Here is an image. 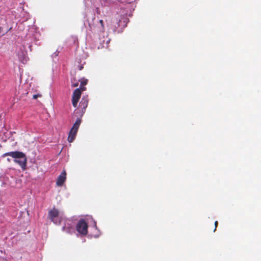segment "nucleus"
Segmentation results:
<instances>
[{
  "label": "nucleus",
  "instance_id": "nucleus-1",
  "mask_svg": "<svg viewBox=\"0 0 261 261\" xmlns=\"http://www.w3.org/2000/svg\"><path fill=\"white\" fill-rule=\"evenodd\" d=\"M66 233L73 234H75L77 237H83L88 234L89 238L98 237L101 233L99 229H91V231H88V229H63Z\"/></svg>",
  "mask_w": 261,
  "mask_h": 261
},
{
  "label": "nucleus",
  "instance_id": "nucleus-2",
  "mask_svg": "<svg viewBox=\"0 0 261 261\" xmlns=\"http://www.w3.org/2000/svg\"><path fill=\"white\" fill-rule=\"evenodd\" d=\"M4 156H10L14 158V161L18 164L22 168L25 169L27 164V158L25 154L22 152L12 151L5 153Z\"/></svg>",
  "mask_w": 261,
  "mask_h": 261
},
{
  "label": "nucleus",
  "instance_id": "nucleus-3",
  "mask_svg": "<svg viewBox=\"0 0 261 261\" xmlns=\"http://www.w3.org/2000/svg\"><path fill=\"white\" fill-rule=\"evenodd\" d=\"M80 81L81 82V87L86 85L87 84V80L86 79H81ZM85 89V87H80L74 91L72 96V103L74 107L75 108L77 106V103L81 96V91H84Z\"/></svg>",
  "mask_w": 261,
  "mask_h": 261
},
{
  "label": "nucleus",
  "instance_id": "nucleus-4",
  "mask_svg": "<svg viewBox=\"0 0 261 261\" xmlns=\"http://www.w3.org/2000/svg\"><path fill=\"white\" fill-rule=\"evenodd\" d=\"M81 123V119L78 118L71 128L68 137V141L69 142H72L74 140Z\"/></svg>",
  "mask_w": 261,
  "mask_h": 261
},
{
  "label": "nucleus",
  "instance_id": "nucleus-5",
  "mask_svg": "<svg viewBox=\"0 0 261 261\" xmlns=\"http://www.w3.org/2000/svg\"><path fill=\"white\" fill-rule=\"evenodd\" d=\"M62 217V215L60 216L59 211L55 208H53L48 212V218L54 223H60Z\"/></svg>",
  "mask_w": 261,
  "mask_h": 261
},
{
  "label": "nucleus",
  "instance_id": "nucleus-6",
  "mask_svg": "<svg viewBox=\"0 0 261 261\" xmlns=\"http://www.w3.org/2000/svg\"><path fill=\"white\" fill-rule=\"evenodd\" d=\"M88 103V99L87 96H83L81 101L80 102V108L82 109V112H85L86 108L87 107Z\"/></svg>",
  "mask_w": 261,
  "mask_h": 261
},
{
  "label": "nucleus",
  "instance_id": "nucleus-7",
  "mask_svg": "<svg viewBox=\"0 0 261 261\" xmlns=\"http://www.w3.org/2000/svg\"><path fill=\"white\" fill-rule=\"evenodd\" d=\"M66 173L65 171H63L58 177L57 180V185L58 186H62L66 180Z\"/></svg>",
  "mask_w": 261,
  "mask_h": 261
},
{
  "label": "nucleus",
  "instance_id": "nucleus-8",
  "mask_svg": "<svg viewBox=\"0 0 261 261\" xmlns=\"http://www.w3.org/2000/svg\"><path fill=\"white\" fill-rule=\"evenodd\" d=\"M76 228H88L86 218L82 219L79 221Z\"/></svg>",
  "mask_w": 261,
  "mask_h": 261
},
{
  "label": "nucleus",
  "instance_id": "nucleus-9",
  "mask_svg": "<svg viewBox=\"0 0 261 261\" xmlns=\"http://www.w3.org/2000/svg\"><path fill=\"white\" fill-rule=\"evenodd\" d=\"M87 223L88 227H96V222L91 216H88L86 217Z\"/></svg>",
  "mask_w": 261,
  "mask_h": 261
},
{
  "label": "nucleus",
  "instance_id": "nucleus-10",
  "mask_svg": "<svg viewBox=\"0 0 261 261\" xmlns=\"http://www.w3.org/2000/svg\"><path fill=\"white\" fill-rule=\"evenodd\" d=\"M19 60L22 62H24V61H27V59H26V57L23 55V56L21 57H19Z\"/></svg>",
  "mask_w": 261,
  "mask_h": 261
},
{
  "label": "nucleus",
  "instance_id": "nucleus-11",
  "mask_svg": "<svg viewBox=\"0 0 261 261\" xmlns=\"http://www.w3.org/2000/svg\"><path fill=\"white\" fill-rule=\"evenodd\" d=\"M41 95L40 94H35L33 96V99H37L38 97H41Z\"/></svg>",
  "mask_w": 261,
  "mask_h": 261
},
{
  "label": "nucleus",
  "instance_id": "nucleus-12",
  "mask_svg": "<svg viewBox=\"0 0 261 261\" xmlns=\"http://www.w3.org/2000/svg\"><path fill=\"white\" fill-rule=\"evenodd\" d=\"M99 22H100V23L101 24V25L102 27H103V20H100L99 21Z\"/></svg>",
  "mask_w": 261,
  "mask_h": 261
},
{
  "label": "nucleus",
  "instance_id": "nucleus-13",
  "mask_svg": "<svg viewBox=\"0 0 261 261\" xmlns=\"http://www.w3.org/2000/svg\"><path fill=\"white\" fill-rule=\"evenodd\" d=\"M78 86V83H76L75 84H72V86L75 87H77Z\"/></svg>",
  "mask_w": 261,
  "mask_h": 261
},
{
  "label": "nucleus",
  "instance_id": "nucleus-14",
  "mask_svg": "<svg viewBox=\"0 0 261 261\" xmlns=\"http://www.w3.org/2000/svg\"><path fill=\"white\" fill-rule=\"evenodd\" d=\"M217 224H218V222L216 221L215 223V228H216L217 227Z\"/></svg>",
  "mask_w": 261,
  "mask_h": 261
}]
</instances>
